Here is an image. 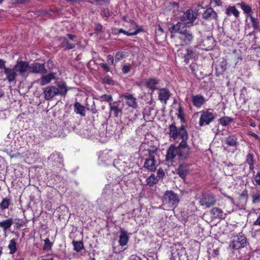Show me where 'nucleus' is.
Masks as SVG:
<instances>
[{"mask_svg":"<svg viewBox=\"0 0 260 260\" xmlns=\"http://www.w3.org/2000/svg\"><path fill=\"white\" fill-rule=\"evenodd\" d=\"M100 158L101 159L102 161H104L105 162H107L112 160V157L108 153H103L101 155Z\"/></svg>","mask_w":260,"mask_h":260,"instance_id":"obj_44","label":"nucleus"},{"mask_svg":"<svg viewBox=\"0 0 260 260\" xmlns=\"http://www.w3.org/2000/svg\"><path fill=\"white\" fill-rule=\"evenodd\" d=\"M45 244L43 247L44 250H50L52 246V243L50 242V240L48 238L44 240Z\"/></svg>","mask_w":260,"mask_h":260,"instance_id":"obj_46","label":"nucleus"},{"mask_svg":"<svg viewBox=\"0 0 260 260\" xmlns=\"http://www.w3.org/2000/svg\"><path fill=\"white\" fill-rule=\"evenodd\" d=\"M29 71L31 73L45 75L47 73V69L43 63L34 62L29 65Z\"/></svg>","mask_w":260,"mask_h":260,"instance_id":"obj_12","label":"nucleus"},{"mask_svg":"<svg viewBox=\"0 0 260 260\" xmlns=\"http://www.w3.org/2000/svg\"><path fill=\"white\" fill-rule=\"evenodd\" d=\"M14 67L16 73H18L21 76H25L27 71L29 69V64L24 61H18Z\"/></svg>","mask_w":260,"mask_h":260,"instance_id":"obj_10","label":"nucleus"},{"mask_svg":"<svg viewBox=\"0 0 260 260\" xmlns=\"http://www.w3.org/2000/svg\"><path fill=\"white\" fill-rule=\"evenodd\" d=\"M102 98H104L107 102H111L113 100L112 95L108 94H104L102 96Z\"/></svg>","mask_w":260,"mask_h":260,"instance_id":"obj_53","label":"nucleus"},{"mask_svg":"<svg viewBox=\"0 0 260 260\" xmlns=\"http://www.w3.org/2000/svg\"><path fill=\"white\" fill-rule=\"evenodd\" d=\"M203 19L207 20H215L218 18L217 13L212 8L207 9L203 14Z\"/></svg>","mask_w":260,"mask_h":260,"instance_id":"obj_18","label":"nucleus"},{"mask_svg":"<svg viewBox=\"0 0 260 260\" xmlns=\"http://www.w3.org/2000/svg\"><path fill=\"white\" fill-rule=\"evenodd\" d=\"M75 112L82 116L85 115V108L80 103L76 102L74 105Z\"/></svg>","mask_w":260,"mask_h":260,"instance_id":"obj_29","label":"nucleus"},{"mask_svg":"<svg viewBox=\"0 0 260 260\" xmlns=\"http://www.w3.org/2000/svg\"><path fill=\"white\" fill-rule=\"evenodd\" d=\"M162 202L165 209H174L179 202V197L172 190H167L162 197Z\"/></svg>","mask_w":260,"mask_h":260,"instance_id":"obj_4","label":"nucleus"},{"mask_svg":"<svg viewBox=\"0 0 260 260\" xmlns=\"http://www.w3.org/2000/svg\"><path fill=\"white\" fill-rule=\"evenodd\" d=\"M10 202L11 201L9 199H3L2 202L0 203V209L1 210L3 211L8 208L9 205H10Z\"/></svg>","mask_w":260,"mask_h":260,"instance_id":"obj_38","label":"nucleus"},{"mask_svg":"<svg viewBox=\"0 0 260 260\" xmlns=\"http://www.w3.org/2000/svg\"><path fill=\"white\" fill-rule=\"evenodd\" d=\"M121 97L124 98L125 103L129 107L133 109H136L138 107L137 99L133 94L127 93L125 94H122Z\"/></svg>","mask_w":260,"mask_h":260,"instance_id":"obj_15","label":"nucleus"},{"mask_svg":"<svg viewBox=\"0 0 260 260\" xmlns=\"http://www.w3.org/2000/svg\"><path fill=\"white\" fill-rule=\"evenodd\" d=\"M247 240L243 235H238L233 237L229 246L234 250L239 249L247 245Z\"/></svg>","mask_w":260,"mask_h":260,"instance_id":"obj_7","label":"nucleus"},{"mask_svg":"<svg viewBox=\"0 0 260 260\" xmlns=\"http://www.w3.org/2000/svg\"><path fill=\"white\" fill-rule=\"evenodd\" d=\"M255 181L257 185H260V173H257L255 177Z\"/></svg>","mask_w":260,"mask_h":260,"instance_id":"obj_56","label":"nucleus"},{"mask_svg":"<svg viewBox=\"0 0 260 260\" xmlns=\"http://www.w3.org/2000/svg\"><path fill=\"white\" fill-rule=\"evenodd\" d=\"M253 225L260 226V215L257 217L256 220L254 222Z\"/></svg>","mask_w":260,"mask_h":260,"instance_id":"obj_62","label":"nucleus"},{"mask_svg":"<svg viewBox=\"0 0 260 260\" xmlns=\"http://www.w3.org/2000/svg\"><path fill=\"white\" fill-rule=\"evenodd\" d=\"M169 30L172 34L176 33L180 34L179 39L181 45H189L194 40L193 32L191 30H187L185 24L182 22H178L173 24L169 28Z\"/></svg>","mask_w":260,"mask_h":260,"instance_id":"obj_1","label":"nucleus"},{"mask_svg":"<svg viewBox=\"0 0 260 260\" xmlns=\"http://www.w3.org/2000/svg\"><path fill=\"white\" fill-rule=\"evenodd\" d=\"M156 178L154 175L152 174L150 176L146 179V182L148 185H152L156 183Z\"/></svg>","mask_w":260,"mask_h":260,"instance_id":"obj_43","label":"nucleus"},{"mask_svg":"<svg viewBox=\"0 0 260 260\" xmlns=\"http://www.w3.org/2000/svg\"><path fill=\"white\" fill-rule=\"evenodd\" d=\"M246 162L248 164H254L253 155L251 153H248L246 156Z\"/></svg>","mask_w":260,"mask_h":260,"instance_id":"obj_49","label":"nucleus"},{"mask_svg":"<svg viewBox=\"0 0 260 260\" xmlns=\"http://www.w3.org/2000/svg\"><path fill=\"white\" fill-rule=\"evenodd\" d=\"M211 213L214 218L224 219L225 214H224L222 210L218 208L214 207L211 210Z\"/></svg>","mask_w":260,"mask_h":260,"instance_id":"obj_26","label":"nucleus"},{"mask_svg":"<svg viewBox=\"0 0 260 260\" xmlns=\"http://www.w3.org/2000/svg\"><path fill=\"white\" fill-rule=\"evenodd\" d=\"M189 164L185 163L181 164L176 170L177 174L180 177L184 179L189 173Z\"/></svg>","mask_w":260,"mask_h":260,"instance_id":"obj_17","label":"nucleus"},{"mask_svg":"<svg viewBox=\"0 0 260 260\" xmlns=\"http://www.w3.org/2000/svg\"><path fill=\"white\" fill-rule=\"evenodd\" d=\"M237 6H239L243 11L245 14H248V16L252 13L251 7L244 2L237 4Z\"/></svg>","mask_w":260,"mask_h":260,"instance_id":"obj_27","label":"nucleus"},{"mask_svg":"<svg viewBox=\"0 0 260 260\" xmlns=\"http://www.w3.org/2000/svg\"><path fill=\"white\" fill-rule=\"evenodd\" d=\"M225 13L228 16L233 14L236 18H238L239 16V12L236 8L235 6H229L225 9Z\"/></svg>","mask_w":260,"mask_h":260,"instance_id":"obj_30","label":"nucleus"},{"mask_svg":"<svg viewBox=\"0 0 260 260\" xmlns=\"http://www.w3.org/2000/svg\"><path fill=\"white\" fill-rule=\"evenodd\" d=\"M148 157L145 159L144 167L145 169L151 172H154L156 169V161L155 158L157 149H147Z\"/></svg>","mask_w":260,"mask_h":260,"instance_id":"obj_5","label":"nucleus"},{"mask_svg":"<svg viewBox=\"0 0 260 260\" xmlns=\"http://www.w3.org/2000/svg\"><path fill=\"white\" fill-rule=\"evenodd\" d=\"M74 249L77 252H80L84 248L83 244L82 241H75L73 242Z\"/></svg>","mask_w":260,"mask_h":260,"instance_id":"obj_39","label":"nucleus"},{"mask_svg":"<svg viewBox=\"0 0 260 260\" xmlns=\"http://www.w3.org/2000/svg\"><path fill=\"white\" fill-rule=\"evenodd\" d=\"M68 91V88L63 81L58 82L57 87L54 85L48 86L44 88L43 93L47 101L52 100L56 95L65 97Z\"/></svg>","mask_w":260,"mask_h":260,"instance_id":"obj_2","label":"nucleus"},{"mask_svg":"<svg viewBox=\"0 0 260 260\" xmlns=\"http://www.w3.org/2000/svg\"><path fill=\"white\" fill-rule=\"evenodd\" d=\"M200 117L199 125L201 126L207 125L213 121L216 117V113L208 109L206 111H202Z\"/></svg>","mask_w":260,"mask_h":260,"instance_id":"obj_6","label":"nucleus"},{"mask_svg":"<svg viewBox=\"0 0 260 260\" xmlns=\"http://www.w3.org/2000/svg\"><path fill=\"white\" fill-rule=\"evenodd\" d=\"M225 63L224 62H222V64L219 66V67L216 69V75L219 76L225 70Z\"/></svg>","mask_w":260,"mask_h":260,"instance_id":"obj_40","label":"nucleus"},{"mask_svg":"<svg viewBox=\"0 0 260 260\" xmlns=\"http://www.w3.org/2000/svg\"><path fill=\"white\" fill-rule=\"evenodd\" d=\"M249 135L253 137L254 138H255L256 140H258L260 142V138L257 134L252 132H249Z\"/></svg>","mask_w":260,"mask_h":260,"instance_id":"obj_61","label":"nucleus"},{"mask_svg":"<svg viewBox=\"0 0 260 260\" xmlns=\"http://www.w3.org/2000/svg\"><path fill=\"white\" fill-rule=\"evenodd\" d=\"M101 1H103L105 4H109L110 3V0H94V2H96V5H102L103 3H101Z\"/></svg>","mask_w":260,"mask_h":260,"instance_id":"obj_55","label":"nucleus"},{"mask_svg":"<svg viewBox=\"0 0 260 260\" xmlns=\"http://www.w3.org/2000/svg\"><path fill=\"white\" fill-rule=\"evenodd\" d=\"M128 22L131 23V24L133 25V27H134L135 28H137L138 27V25L137 24V23L135 22L134 20L129 19L128 20Z\"/></svg>","mask_w":260,"mask_h":260,"instance_id":"obj_63","label":"nucleus"},{"mask_svg":"<svg viewBox=\"0 0 260 260\" xmlns=\"http://www.w3.org/2000/svg\"><path fill=\"white\" fill-rule=\"evenodd\" d=\"M120 101L114 102L109 103L110 111L113 112L115 117H118L122 114V107L121 106Z\"/></svg>","mask_w":260,"mask_h":260,"instance_id":"obj_14","label":"nucleus"},{"mask_svg":"<svg viewBox=\"0 0 260 260\" xmlns=\"http://www.w3.org/2000/svg\"><path fill=\"white\" fill-rule=\"evenodd\" d=\"M157 176L159 178H162L165 175V173L162 169H159L157 172Z\"/></svg>","mask_w":260,"mask_h":260,"instance_id":"obj_58","label":"nucleus"},{"mask_svg":"<svg viewBox=\"0 0 260 260\" xmlns=\"http://www.w3.org/2000/svg\"><path fill=\"white\" fill-rule=\"evenodd\" d=\"M197 16L198 14L196 12L193 13L192 10H188L181 16V22L185 24L186 27H189L190 26V24L192 25L193 22L196 20L197 18Z\"/></svg>","mask_w":260,"mask_h":260,"instance_id":"obj_8","label":"nucleus"},{"mask_svg":"<svg viewBox=\"0 0 260 260\" xmlns=\"http://www.w3.org/2000/svg\"><path fill=\"white\" fill-rule=\"evenodd\" d=\"M233 121V118L228 116L222 117L219 119V123L223 126L228 125Z\"/></svg>","mask_w":260,"mask_h":260,"instance_id":"obj_37","label":"nucleus"},{"mask_svg":"<svg viewBox=\"0 0 260 260\" xmlns=\"http://www.w3.org/2000/svg\"><path fill=\"white\" fill-rule=\"evenodd\" d=\"M251 197L253 204L260 203V190L257 188H253L251 192Z\"/></svg>","mask_w":260,"mask_h":260,"instance_id":"obj_28","label":"nucleus"},{"mask_svg":"<svg viewBox=\"0 0 260 260\" xmlns=\"http://www.w3.org/2000/svg\"><path fill=\"white\" fill-rule=\"evenodd\" d=\"M8 248L10 250V254H13L17 251L16 241L15 239H12L10 241L8 245Z\"/></svg>","mask_w":260,"mask_h":260,"instance_id":"obj_33","label":"nucleus"},{"mask_svg":"<svg viewBox=\"0 0 260 260\" xmlns=\"http://www.w3.org/2000/svg\"><path fill=\"white\" fill-rule=\"evenodd\" d=\"M238 139L236 135H230L225 139V143L229 146L236 147L238 144Z\"/></svg>","mask_w":260,"mask_h":260,"instance_id":"obj_24","label":"nucleus"},{"mask_svg":"<svg viewBox=\"0 0 260 260\" xmlns=\"http://www.w3.org/2000/svg\"><path fill=\"white\" fill-rule=\"evenodd\" d=\"M6 61L3 59H0V69H3L4 70L6 67Z\"/></svg>","mask_w":260,"mask_h":260,"instance_id":"obj_60","label":"nucleus"},{"mask_svg":"<svg viewBox=\"0 0 260 260\" xmlns=\"http://www.w3.org/2000/svg\"><path fill=\"white\" fill-rule=\"evenodd\" d=\"M107 62L109 64H114V58L112 55H108L107 56Z\"/></svg>","mask_w":260,"mask_h":260,"instance_id":"obj_54","label":"nucleus"},{"mask_svg":"<svg viewBox=\"0 0 260 260\" xmlns=\"http://www.w3.org/2000/svg\"><path fill=\"white\" fill-rule=\"evenodd\" d=\"M131 69V65L129 63H125L123 65L122 71L123 73L126 74L129 72Z\"/></svg>","mask_w":260,"mask_h":260,"instance_id":"obj_48","label":"nucleus"},{"mask_svg":"<svg viewBox=\"0 0 260 260\" xmlns=\"http://www.w3.org/2000/svg\"><path fill=\"white\" fill-rule=\"evenodd\" d=\"M100 66L103 69V70L104 71H105L106 72H108L110 71V68L106 63H100Z\"/></svg>","mask_w":260,"mask_h":260,"instance_id":"obj_52","label":"nucleus"},{"mask_svg":"<svg viewBox=\"0 0 260 260\" xmlns=\"http://www.w3.org/2000/svg\"><path fill=\"white\" fill-rule=\"evenodd\" d=\"M48 159L53 166L57 167H60L62 162V158L58 153L51 154Z\"/></svg>","mask_w":260,"mask_h":260,"instance_id":"obj_19","label":"nucleus"},{"mask_svg":"<svg viewBox=\"0 0 260 260\" xmlns=\"http://www.w3.org/2000/svg\"><path fill=\"white\" fill-rule=\"evenodd\" d=\"M177 116L179 118H180L181 121H182V122H185L183 110L182 107L180 105L179 106L178 113L177 114Z\"/></svg>","mask_w":260,"mask_h":260,"instance_id":"obj_42","label":"nucleus"},{"mask_svg":"<svg viewBox=\"0 0 260 260\" xmlns=\"http://www.w3.org/2000/svg\"><path fill=\"white\" fill-rule=\"evenodd\" d=\"M159 80L156 78H150L146 81L145 85L152 90L157 89V85L159 84Z\"/></svg>","mask_w":260,"mask_h":260,"instance_id":"obj_25","label":"nucleus"},{"mask_svg":"<svg viewBox=\"0 0 260 260\" xmlns=\"http://www.w3.org/2000/svg\"><path fill=\"white\" fill-rule=\"evenodd\" d=\"M187 53L184 55V61L188 63L189 60L194 57L195 52L191 49H187L186 50Z\"/></svg>","mask_w":260,"mask_h":260,"instance_id":"obj_36","label":"nucleus"},{"mask_svg":"<svg viewBox=\"0 0 260 260\" xmlns=\"http://www.w3.org/2000/svg\"><path fill=\"white\" fill-rule=\"evenodd\" d=\"M215 202L216 199L215 197L210 193L203 194L200 201L201 205L206 207L213 206L215 204Z\"/></svg>","mask_w":260,"mask_h":260,"instance_id":"obj_11","label":"nucleus"},{"mask_svg":"<svg viewBox=\"0 0 260 260\" xmlns=\"http://www.w3.org/2000/svg\"><path fill=\"white\" fill-rule=\"evenodd\" d=\"M169 134L171 138L176 141L178 139H180L181 141L179 143L181 145L187 144L188 140V133L186 128V126L182 124L179 127H177L176 123L174 122L169 126Z\"/></svg>","mask_w":260,"mask_h":260,"instance_id":"obj_3","label":"nucleus"},{"mask_svg":"<svg viewBox=\"0 0 260 260\" xmlns=\"http://www.w3.org/2000/svg\"><path fill=\"white\" fill-rule=\"evenodd\" d=\"M102 15L105 17H109L110 16L109 10L108 8H104L102 11Z\"/></svg>","mask_w":260,"mask_h":260,"instance_id":"obj_51","label":"nucleus"},{"mask_svg":"<svg viewBox=\"0 0 260 260\" xmlns=\"http://www.w3.org/2000/svg\"><path fill=\"white\" fill-rule=\"evenodd\" d=\"M191 101L193 105L198 108L201 107L205 102V99L201 94L192 95H191Z\"/></svg>","mask_w":260,"mask_h":260,"instance_id":"obj_20","label":"nucleus"},{"mask_svg":"<svg viewBox=\"0 0 260 260\" xmlns=\"http://www.w3.org/2000/svg\"><path fill=\"white\" fill-rule=\"evenodd\" d=\"M240 198L241 199H243L245 200V201L247 200L248 196L247 191L246 189L242 192V193L240 195Z\"/></svg>","mask_w":260,"mask_h":260,"instance_id":"obj_50","label":"nucleus"},{"mask_svg":"<svg viewBox=\"0 0 260 260\" xmlns=\"http://www.w3.org/2000/svg\"><path fill=\"white\" fill-rule=\"evenodd\" d=\"M66 1L67 2H71L72 5L75 3L80 4L81 2H85L84 0H66Z\"/></svg>","mask_w":260,"mask_h":260,"instance_id":"obj_59","label":"nucleus"},{"mask_svg":"<svg viewBox=\"0 0 260 260\" xmlns=\"http://www.w3.org/2000/svg\"><path fill=\"white\" fill-rule=\"evenodd\" d=\"M129 236H128L127 232L122 228H120L119 240V245L121 246H125L127 244Z\"/></svg>","mask_w":260,"mask_h":260,"instance_id":"obj_22","label":"nucleus"},{"mask_svg":"<svg viewBox=\"0 0 260 260\" xmlns=\"http://www.w3.org/2000/svg\"><path fill=\"white\" fill-rule=\"evenodd\" d=\"M4 72L6 76V79L9 83L13 82L16 80L17 73L14 67L13 68L6 67L4 70Z\"/></svg>","mask_w":260,"mask_h":260,"instance_id":"obj_16","label":"nucleus"},{"mask_svg":"<svg viewBox=\"0 0 260 260\" xmlns=\"http://www.w3.org/2000/svg\"><path fill=\"white\" fill-rule=\"evenodd\" d=\"M143 29L141 28H139L136 29V30L133 32H129L122 28H120L118 29V32L119 34L122 33L128 36H133L137 35L139 32L142 31Z\"/></svg>","mask_w":260,"mask_h":260,"instance_id":"obj_35","label":"nucleus"},{"mask_svg":"<svg viewBox=\"0 0 260 260\" xmlns=\"http://www.w3.org/2000/svg\"><path fill=\"white\" fill-rule=\"evenodd\" d=\"M13 223V219L12 218H9L0 221V227L2 228L4 231H6L12 226Z\"/></svg>","mask_w":260,"mask_h":260,"instance_id":"obj_31","label":"nucleus"},{"mask_svg":"<svg viewBox=\"0 0 260 260\" xmlns=\"http://www.w3.org/2000/svg\"><path fill=\"white\" fill-rule=\"evenodd\" d=\"M170 96L171 93L168 89L165 88L160 89L158 93V99L161 102H164L165 103H166Z\"/></svg>","mask_w":260,"mask_h":260,"instance_id":"obj_21","label":"nucleus"},{"mask_svg":"<svg viewBox=\"0 0 260 260\" xmlns=\"http://www.w3.org/2000/svg\"><path fill=\"white\" fill-rule=\"evenodd\" d=\"M130 260H141L140 257L136 255H132L131 256Z\"/></svg>","mask_w":260,"mask_h":260,"instance_id":"obj_64","label":"nucleus"},{"mask_svg":"<svg viewBox=\"0 0 260 260\" xmlns=\"http://www.w3.org/2000/svg\"><path fill=\"white\" fill-rule=\"evenodd\" d=\"M55 79V74L51 72L47 75H43L38 80L41 85H44L49 83L52 79Z\"/></svg>","mask_w":260,"mask_h":260,"instance_id":"obj_23","label":"nucleus"},{"mask_svg":"<svg viewBox=\"0 0 260 260\" xmlns=\"http://www.w3.org/2000/svg\"><path fill=\"white\" fill-rule=\"evenodd\" d=\"M125 52H124L119 51V52H116V53L115 54V61L116 62H118L121 59L125 57Z\"/></svg>","mask_w":260,"mask_h":260,"instance_id":"obj_45","label":"nucleus"},{"mask_svg":"<svg viewBox=\"0 0 260 260\" xmlns=\"http://www.w3.org/2000/svg\"><path fill=\"white\" fill-rule=\"evenodd\" d=\"M197 66L196 64H191L190 66V69L191 71V72L197 77V73L196 72V68Z\"/></svg>","mask_w":260,"mask_h":260,"instance_id":"obj_57","label":"nucleus"},{"mask_svg":"<svg viewBox=\"0 0 260 260\" xmlns=\"http://www.w3.org/2000/svg\"><path fill=\"white\" fill-rule=\"evenodd\" d=\"M60 39L62 40L60 45L61 48H65V50H70L75 48V45L70 43L67 38L63 37Z\"/></svg>","mask_w":260,"mask_h":260,"instance_id":"obj_32","label":"nucleus"},{"mask_svg":"<svg viewBox=\"0 0 260 260\" xmlns=\"http://www.w3.org/2000/svg\"><path fill=\"white\" fill-rule=\"evenodd\" d=\"M250 21L252 23V26L253 27L254 30H258L259 29V24L258 19L256 17H254L252 14L249 16Z\"/></svg>","mask_w":260,"mask_h":260,"instance_id":"obj_34","label":"nucleus"},{"mask_svg":"<svg viewBox=\"0 0 260 260\" xmlns=\"http://www.w3.org/2000/svg\"><path fill=\"white\" fill-rule=\"evenodd\" d=\"M95 34H99L104 31L103 26L100 23H95L94 26Z\"/></svg>","mask_w":260,"mask_h":260,"instance_id":"obj_47","label":"nucleus"},{"mask_svg":"<svg viewBox=\"0 0 260 260\" xmlns=\"http://www.w3.org/2000/svg\"><path fill=\"white\" fill-rule=\"evenodd\" d=\"M102 83L113 85L115 84V81L109 76H106L102 79Z\"/></svg>","mask_w":260,"mask_h":260,"instance_id":"obj_41","label":"nucleus"},{"mask_svg":"<svg viewBox=\"0 0 260 260\" xmlns=\"http://www.w3.org/2000/svg\"><path fill=\"white\" fill-rule=\"evenodd\" d=\"M178 157L177 146L174 144H171L167 150L166 155V161L172 163L175 157Z\"/></svg>","mask_w":260,"mask_h":260,"instance_id":"obj_13","label":"nucleus"},{"mask_svg":"<svg viewBox=\"0 0 260 260\" xmlns=\"http://www.w3.org/2000/svg\"><path fill=\"white\" fill-rule=\"evenodd\" d=\"M178 159L180 161L187 160L190 154V148L187 144L182 145L179 144L177 146Z\"/></svg>","mask_w":260,"mask_h":260,"instance_id":"obj_9","label":"nucleus"}]
</instances>
